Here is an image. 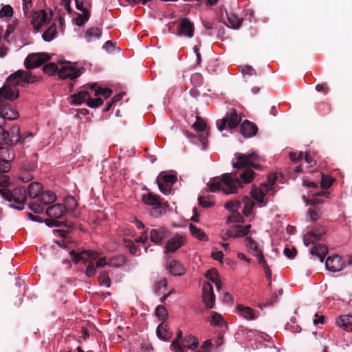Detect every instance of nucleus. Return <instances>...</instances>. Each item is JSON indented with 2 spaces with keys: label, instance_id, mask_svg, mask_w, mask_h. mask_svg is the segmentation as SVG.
<instances>
[{
  "label": "nucleus",
  "instance_id": "obj_20",
  "mask_svg": "<svg viewBox=\"0 0 352 352\" xmlns=\"http://www.w3.org/2000/svg\"><path fill=\"white\" fill-rule=\"evenodd\" d=\"M329 251L328 248L321 243L315 245L310 250V254L314 259H318L322 263Z\"/></svg>",
  "mask_w": 352,
  "mask_h": 352
},
{
  "label": "nucleus",
  "instance_id": "obj_29",
  "mask_svg": "<svg viewBox=\"0 0 352 352\" xmlns=\"http://www.w3.org/2000/svg\"><path fill=\"white\" fill-rule=\"evenodd\" d=\"M238 313L244 318L247 320L255 319V311L253 309L249 307H245L242 305H237Z\"/></svg>",
  "mask_w": 352,
  "mask_h": 352
},
{
  "label": "nucleus",
  "instance_id": "obj_34",
  "mask_svg": "<svg viewBox=\"0 0 352 352\" xmlns=\"http://www.w3.org/2000/svg\"><path fill=\"white\" fill-rule=\"evenodd\" d=\"M156 181H161L162 183L172 186L176 183L177 177L175 175L167 174L164 172H162L157 177Z\"/></svg>",
  "mask_w": 352,
  "mask_h": 352
},
{
  "label": "nucleus",
  "instance_id": "obj_10",
  "mask_svg": "<svg viewBox=\"0 0 352 352\" xmlns=\"http://www.w3.org/2000/svg\"><path fill=\"white\" fill-rule=\"evenodd\" d=\"M202 301L207 309H211L214 307L215 302V295L213 291V287L210 283H204L202 286Z\"/></svg>",
  "mask_w": 352,
  "mask_h": 352
},
{
  "label": "nucleus",
  "instance_id": "obj_8",
  "mask_svg": "<svg viewBox=\"0 0 352 352\" xmlns=\"http://www.w3.org/2000/svg\"><path fill=\"white\" fill-rule=\"evenodd\" d=\"M14 157L12 148L0 146V173H7L10 170V162Z\"/></svg>",
  "mask_w": 352,
  "mask_h": 352
},
{
  "label": "nucleus",
  "instance_id": "obj_61",
  "mask_svg": "<svg viewBox=\"0 0 352 352\" xmlns=\"http://www.w3.org/2000/svg\"><path fill=\"white\" fill-rule=\"evenodd\" d=\"M240 207L239 201H230L225 204L226 209L230 210L232 212L236 210Z\"/></svg>",
  "mask_w": 352,
  "mask_h": 352
},
{
  "label": "nucleus",
  "instance_id": "obj_46",
  "mask_svg": "<svg viewBox=\"0 0 352 352\" xmlns=\"http://www.w3.org/2000/svg\"><path fill=\"white\" fill-rule=\"evenodd\" d=\"M166 210L162 205L160 204L158 205H155L153 208L151 210V214L153 217L158 218L162 216L163 214H165Z\"/></svg>",
  "mask_w": 352,
  "mask_h": 352
},
{
  "label": "nucleus",
  "instance_id": "obj_39",
  "mask_svg": "<svg viewBox=\"0 0 352 352\" xmlns=\"http://www.w3.org/2000/svg\"><path fill=\"white\" fill-rule=\"evenodd\" d=\"M82 14H78L77 17L74 19L76 24L78 26H82L85 22H87L90 17V12L88 10H84L81 11Z\"/></svg>",
  "mask_w": 352,
  "mask_h": 352
},
{
  "label": "nucleus",
  "instance_id": "obj_18",
  "mask_svg": "<svg viewBox=\"0 0 352 352\" xmlns=\"http://www.w3.org/2000/svg\"><path fill=\"white\" fill-rule=\"evenodd\" d=\"M60 78L74 80L80 75L79 70L72 65L63 66L58 72Z\"/></svg>",
  "mask_w": 352,
  "mask_h": 352
},
{
  "label": "nucleus",
  "instance_id": "obj_6",
  "mask_svg": "<svg viewBox=\"0 0 352 352\" xmlns=\"http://www.w3.org/2000/svg\"><path fill=\"white\" fill-rule=\"evenodd\" d=\"M90 85H87L82 87V89L76 94L71 96L72 104L78 105L84 102L91 108H96L103 104V100L100 98H91L89 92Z\"/></svg>",
  "mask_w": 352,
  "mask_h": 352
},
{
  "label": "nucleus",
  "instance_id": "obj_35",
  "mask_svg": "<svg viewBox=\"0 0 352 352\" xmlns=\"http://www.w3.org/2000/svg\"><path fill=\"white\" fill-rule=\"evenodd\" d=\"M189 230L190 231L191 234L199 239V241H208V236L205 234V232L200 228H197L192 223L189 225Z\"/></svg>",
  "mask_w": 352,
  "mask_h": 352
},
{
  "label": "nucleus",
  "instance_id": "obj_14",
  "mask_svg": "<svg viewBox=\"0 0 352 352\" xmlns=\"http://www.w3.org/2000/svg\"><path fill=\"white\" fill-rule=\"evenodd\" d=\"M344 262L341 256L338 254H333L327 258L325 266L327 270L336 272L343 269Z\"/></svg>",
  "mask_w": 352,
  "mask_h": 352
},
{
  "label": "nucleus",
  "instance_id": "obj_52",
  "mask_svg": "<svg viewBox=\"0 0 352 352\" xmlns=\"http://www.w3.org/2000/svg\"><path fill=\"white\" fill-rule=\"evenodd\" d=\"M13 15V9L9 5H6L0 10V18L11 17Z\"/></svg>",
  "mask_w": 352,
  "mask_h": 352
},
{
  "label": "nucleus",
  "instance_id": "obj_55",
  "mask_svg": "<svg viewBox=\"0 0 352 352\" xmlns=\"http://www.w3.org/2000/svg\"><path fill=\"white\" fill-rule=\"evenodd\" d=\"M160 190L164 195H168L171 191V186L167 184H164L161 181H156Z\"/></svg>",
  "mask_w": 352,
  "mask_h": 352
},
{
  "label": "nucleus",
  "instance_id": "obj_43",
  "mask_svg": "<svg viewBox=\"0 0 352 352\" xmlns=\"http://www.w3.org/2000/svg\"><path fill=\"white\" fill-rule=\"evenodd\" d=\"M98 281L101 286L104 285L107 287H109L111 286V280L108 272L106 271H102L100 273L98 276Z\"/></svg>",
  "mask_w": 352,
  "mask_h": 352
},
{
  "label": "nucleus",
  "instance_id": "obj_53",
  "mask_svg": "<svg viewBox=\"0 0 352 352\" xmlns=\"http://www.w3.org/2000/svg\"><path fill=\"white\" fill-rule=\"evenodd\" d=\"M233 238L242 237L245 236V233L243 231L242 226L234 225L231 227Z\"/></svg>",
  "mask_w": 352,
  "mask_h": 352
},
{
  "label": "nucleus",
  "instance_id": "obj_31",
  "mask_svg": "<svg viewBox=\"0 0 352 352\" xmlns=\"http://www.w3.org/2000/svg\"><path fill=\"white\" fill-rule=\"evenodd\" d=\"M89 89L94 91L96 96H102L105 99L109 98L112 94L111 89L98 87L96 83L91 85Z\"/></svg>",
  "mask_w": 352,
  "mask_h": 352
},
{
  "label": "nucleus",
  "instance_id": "obj_26",
  "mask_svg": "<svg viewBox=\"0 0 352 352\" xmlns=\"http://www.w3.org/2000/svg\"><path fill=\"white\" fill-rule=\"evenodd\" d=\"M228 23L225 24L228 27L233 29H239L243 22V19L239 18L235 14L226 12Z\"/></svg>",
  "mask_w": 352,
  "mask_h": 352
},
{
  "label": "nucleus",
  "instance_id": "obj_12",
  "mask_svg": "<svg viewBox=\"0 0 352 352\" xmlns=\"http://www.w3.org/2000/svg\"><path fill=\"white\" fill-rule=\"evenodd\" d=\"M52 16V12H50V16H47V12L43 10H38L34 12L32 14V18L31 19V24L33 25L34 29L38 30L43 25L48 23L51 20Z\"/></svg>",
  "mask_w": 352,
  "mask_h": 352
},
{
  "label": "nucleus",
  "instance_id": "obj_22",
  "mask_svg": "<svg viewBox=\"0 0 352 352\" xmlns=\"http://www.w3.org/2000/svg\"><path fill=\"white\" fill-rule=\"evenodd\" d=\"M264 188H267V186L265 184H261L258 189H257L255 187H253L250 192L252 198L254 199L261 206L265 205L264 197L265 195V193L267 192L265 191Z\"/></svg>",
  "mask_w": 352,
  "mask_h": 352
},
{
  "label": "nucleus",
  "instance_id": "obj_16",
  "mask_svg": "<svg viewBox=\"0 0 352 352\" xmlns=\"http://www.w3.org/2000/svg\"><path fill=\"white\" fill-rule=\"evenodd\" d=\"M186 243V237L177 234L169 239L166 244V250L168 252H175Z\"/></svg>",
  "mask_w": 352,
  "mask_h": 352
},
{
  "label": "nucleus",
  "instance_id": "obj_41",
  "mask_svg": "<svg viewBox=\"0 0 352 352\" xmlns=\"http://www.w3.org/2000/svg\"><path fill=\"white\" fill-rule=\"evenodd\" d=\"M126 262V257L124 255H117L111 258L109 261V266L119 267Z\"/></svg>",
  "mask_w": 352,
  "mask_h": 352
},
{
  "label": "nucleus",
  "instance_id": "obj_28",
  "mask_svg": "<svg viewBox=\"0 0 352 352\" xmlns=\"http://www.w3.org/2000/svg\"><path fill=\"white\" fill-rule=\"evenodd\" d=\"M207 320L210 323L211 325L215 327H223L226 326V323L222 316L216 311H212L210 316L208 317Z\"/></svg>",
  "mask_w": 352,
  "mask_h": 352
},
{
  "label": "nucleus",
  "instance_id": "obj_17",
  "mask_svg": "<svg viewBox=\"0 0 352 352\" xmlns=\"http://www.w3.org/2000/svg\"><path fill=\"white\" fill-rule=\"evenodd\" d=\"M67 209L65 205L61 204H56L53 206H49L45 211L46 214L50 217L56 219H60L66 214Z\"/></svg>",
  "mask_w": 352,
  "mask_h": 352
},
{
  "label": "nucleus",
  "instance_id": "obj_49",
  "mask_svg": "<svg viewBox=\"0 0 352 352\" xmlns=\"http://www.w3.org/2000/svg\"><path fill=\"white\" fill-rule=\"evenodd\" d=\"M246 241V246L250 250H253L254 252L256 253L259 252L261 250L258 248V243L254 241L252 237L247 236L245 238Z\"/></svg>",
  "mask_w": 352,
  "mask_h": 352
},
{
  "label": "nucleus",
  "instance_id": "obj_56",
  "mask_svg": "<svg viewBox=\"0 0 352 352\" xmlns=\"http://www.w3.org/2000/svg\"><path fill=\"white\" fill-rule=\"evenodd\" d=\"M91 260L89 261L88 266L85 271V274L88 277H91V276H94L96 273V267H95L94 262H93L94 260L92 258H91Z\"/></svg>",
  "mask_w": 352,
  "mask_h": 352
},
{
  "label": "nucleus",
  "instance_id": "obj_27",
  "mask_svg": "<svg viewBox=\"0 0 352 352\" xmlns=\"http://www.w3.org/2000/svg\"><path fill=\"white\" fill-rule=\"evenodd\" d=\"M142 199L145 204L153 206L162 204V201L159 195H154L152 192L142 195Z\"/></svg>",
  "mask_w": 352,
  "mask_h": 352
},
{
  "label": "nucleus",
  "instance_id": "obj_36",
  "mask_svg": "<svg viewBox=\"0 0 352 352\" xmlns=\"http://www.w3.org/2000/svg\"><path fill=\"white\" fill-rule=\"evenodd\" d=\"M182 337V331L178 329L177 331L176 338L173 341L170 345V349L174 352H186V351L182 347L179 341Z\"/></svg>",
  "mask_w": 352,
  "mask_h": 352
},
{
  "label": "nucleus",
  "instance_id": "obj_60",
  "mask_svg": "<svg viewBox=\"0 0 352 352\" xmlns=\"http://www.w3.org/2000/svg\"><path fill=\"white\" fill-rule=\"evenodd\" d=\"M167 286V280L166 278H162L159 281H157L154 285V291L157 293L161 288L166 287Z\"/></svg>",
  "mask_w": 352,
  "mask_h": 352
},
{
  "label": "nucleus",
  "instance_id": "obj_37",
  "mask_svg": "<svg viewBox=\"0 0 352 352\" xmlns=\"http://www.w3.org/2000/svg\"><path fill=\"white\" fill-rule=\"evenodd\" d=\"M56 26L53 23L43 32L42 37L44 41L50 42L56 37Z\"/></svg>",
  "mask_w": 352,
  "mask_h": 352
},
{
  "label": "nucleus",
  "instance_id": "obj_24",
  "mask_svg": "<svg viewBox=\"0 0 352 352\" xmlns=\"http://www.w3.org/2000/svg\"><path fill=\"white\" fill-rule=\"evenodd\" d=\"M336 324L346 331L352 330V315H344L336 319Z\"/></svg>",
  "mask_w": 352,
  "mask_h": 352
},
{
  "label": "nucleus",
  "instance_id": "obj_38",
  "mask_svg": "<svg viewBox=\"0 0 352 352\" xmlns=\"http://www.w3.org/2000/svg\"><path fill=\"white\" fill-rule=\"evenodd\" d=\"M205 276L212 283H214L218 289H220L221 281L219 279L218 272L215 269L212 268L208 270L205 274Z\"/></svg>",
  "mask_w": 352,
  "mask_h": 352
},
{
  "label": "nucleus",
  "instance_id": "obj_2",
  "mask_svg": "<svg viewBox=\"0 0 352 352\" xmlns=\"http://www.w3.org/2000/svg\"><path fill=\"white\" fill-rule=\"evenodd\" d=\"M19 94L15 93L9 87L3 86L0 89V117L4 120H12L19 116V112L12 107L8 100L12 101L18 98Z\"/></svg>",
  "mask_w": 352,
  "mask_h": 352
},
{
  "label": "nucleus",
  "instance_id": "obj_21",
  "mask_svg": "<svg viewBox=\"0 0 352 352\" xmlns=\"http://www.w3.org/2000/svg\"><path fill=\"white\" fill-rule=\"evenodd\" d=\"M19 142L23 144L25 142V138H23L21 139L19 127L14 126L11 129L10 133H9V136H7V138L4 140V143L6 144L14 145Z\"/></svg>",
  "mask_w": 352,
  "mask_h": 352
},
{
  "label": "nucleus",
  "instance_id": "obj_15",
  "mask_svg": "<svg viewBox=\"0 0 352 352\" xmlns=\"http://www.w3.org/2000/svg\"><path fill=\"white\" fill-rule=\"evenodd\" d=\"M71 258L75 263H78L80 261L87 262L89 258L96 260L98 257V254L96 252L91 250H84L79 254H77L74 250H72L69 252Z\"/></svg>",
  "mask_w": 352,
  "mask_h": 352
},
{
  "label": "nucleus",
  "instance_id": "obj_11",
  "mask_svg": "<svg viewBox=\"0 0 352 352\" xmlns=\"http://www.w3.org/2000/svg\"><path fill=\"white\" fill-rule=\"evenodd\" d=\"M168 235L169 232L165 227H158L148 231L151 241L157 245H161Z\"/></svg>",
  "mask_w": 352,
  "mask_h": 352
},
{
  "label": "nucleus",
  "instance_id": "obj_47",
  "mask_svg": "<svg viewBox=\"0 0 352 352\" xmlns=\"http://www.w3.org/2000/svg\"><path fill=\"white\" fill-rule=\"evenodd\" d=\"M76 9L82 11L88 10L87 8H91L92 6L91 0H75Z\"/></svg>",
  "mask_w": 352,
  "mask_h": 352
},
{
  "label": "nucleus",
  "instance_id": "obj_54",
  "mask_svg": "<svg viewBox=\"0 0 352 352\" xmlns=\"http://www.w3.org/2000/svg\"><path fill=\"white\" fill-rule=\"evenodd\" d=\"M192 127L197 131L203 132L206 130V124L204 120L197 118V120L192 124Z\"/></svg>",
  "mask_w": 352,
  "mask_h": 352
},
{
  "label": "nucleus",
  "instance_id": "obj_57",
  "mask_svg": "<svg viewBox=\"0 0 352 352\" xmlns=\"http://www.w3.org/2000/svg\"><path fill=\"white\" fill-rule=\"evenodd\" d=\"M199 204L203 208H210L214 206V203L204 197H199L198 199Z\"/></svg>",
  "mask_w": 352,
  "mask_h": 352
},
{
  "label": "nucleus",
  "instance_id": "obj_50",
  "mask_svg": "<svg viewBox=\"0 0 352 352\" xmlns=\"http://www.w3.org/2000/svg\"><path fill=\"white\" fill-rule=\"evenodd\" d=\"M45 224L49 227H62V226H67L65 223L63 221H59L56 219L50 218L47 219L45 220Z\"/></svg>",
  "mask_w": 352,
  "mask_h": 352
},
{
  "label": "nucleus",
  "instance_id": "obj_4",
  "mask_svg": "<svg viewBox=\"0 0 352 352\" xmlns=\"http://www.w3.org/2000/svg\"><path fill=\"white\" fill-rule=\"evenodd\" d=\"M37 81V77L33 76L32 72L24 71L22 69H19L14 73L10 74L7 80L6 83L3 86L9 87L11 88L15 93L19 94V91L15 90L12 88V87L16 86H21L23 87L25 85L28 83H32Z\"/></svg>",
  "mask_w": 352,
  "mask_h": 352
},
{
  "label": "nucleus",
  "instance_id": "obj_1",
  "mask_svg": "<svg viewBox=\"0 0 352 352\" xmlns=\"http://www.w3.org/2000/svg\"><path fill=\"white\" fill-rule=\"evenodd\" d=\"M10 184V183L9 182L8 186H1L2 188H0V195L5 200L13 202L10 206L19 210H22L24 208L27 191L28 196L32 199H34L40 197L43 190V185L36 182L30 184L28 190L24 187H17L11 190L8 188Z\"/></svg>",
  "mask_w": 352,
  "mask_h": 352
},
{
  "label": "nucleus",
  "instance_id": "obj_59",
  "mask_svg": "<svg viewBox=\"0 0 352 352\" xmlns=\"http://www.w3.org/2000/svg\"><path fill=\"white\" fill-rule=\"evenodd\" d=\"M327 230L325 226H320L319 227L314 228L311 232H314L315 234H316L317 236L322 239V236L325 234V233L327 232Z\"/></svg>",
  "mask_w": 352,
  "mask_h": 352
},
{
  "label": "nucleus",
  "instance_id": "obj_13",
  "mask_svg": "<svg viewBox=\"0 0 352 352\" xmlns=\"http://www.w3.org/2000/svg\"><path fill=\"white\" fill-rule=\"evenodd\" d=\"M194 24L188 18H183L180 20L177 34L180 36L192 38L194 35Z\"/></svg>",
  "mask_w": 352,
  "mask_h": 352
},
{
  "label": "nucleus",
  "instance_id": "obj_23",
  "mask_svg": "<svg viewBox=\"0 0 352 352\" xmlns=\"http://www.w3.org/2000/svg\"><path fill=\"white\" fill-rule=\"evenodd\" d=\"M170 273L173 276H182L185 274V268L183 265L177 260H172L168 265Z\"/></svg>",
  "mask_w": 352,
  "mask_h": 352
},
{
  "label": "nucleus",
  "instance_id": "obj_25",
  "mask_svg": "<svg viewBox=\"0 0 352 352\" xmlns=\"http://www.w3.org/2000/svg\"><path fill=\"white\" fill-rule=\"evenodd\" d=\"M156 333L159 338L164 340H168L172 336V333L170 331L168 324L164 322L158 325Z\"/></svg>",
  "mask_w": 352,
  "mask_h": 352
},
{
  "label": "nucleus",
  "instance_id": "obj_44",
  "mask_svg": "<svg viewBox=\"0 0 352 352\" xmlns=\"http://www.w3.org/2000/svg\"><path fill=\"white\" fill-rule=\"evenodd\" d=\"M283 177L282 173H276L275 175H270L267 177V184H265L267 188H264L265 191L272 190V186L274 185L276 181L278 179V177Z\"/></svg>",
  "mask_w": 352,
  "mask_h": 352
},
{
  "label": "nucleus",
  "instance_id": "obj_33",
  "mask_svg": "<svg viewBox=\"0 0 352 352\" xmlns=\"http://www.w3.org/2000/svg\"><path fill=\"white\" fill-rule=\"evenodd\" d=\"M199 345V341L197 338L193 336L189 335L185 337L182 340V347L184 348H190L192 350L195 349Z\"/></svg>",
  "mask_w": 352,
  "mask_h": 352
},
{
  "label": "nucleus",
  "instance_id": "obj_19",
  "mask_svg": "<svg viewBox=\"0 0 352 352\" xmlns=\"http://www.w3.org/2000/svg\"><path fill=\"white\" fill-rule=\"evenodd\" d=\"M240 132L244 138H251L257 133L258 127L254 122L245 120L240 126Z\"/></svg>",
  "mask_w": 352,
  "mask_h": 352
},
{
  "label": "nucleus",
  "instance_id": "obj_48",
  "mask_svg": "<svg viewBox=\"0 0 352 352\" xmlns=\"http://www.w3.org/2000/svg\"><path fill=\"white\" fill-rule=\"evenodd\" d=\"M155 315L160 320H164L168 316L166 307L163 305H158L155 309Z\"/></svg>",
  "mask_w": 352,
  "mask_h": 352
},
{
  "label": "nucleus",
  "instance_id": "obj_51",
  "mask_svg": "<svg viewBox=\"0 0 352 352\" xmlns=\"http://www.w3.org/2000/svg\"><path fill=\"white\" fill-rule=\"evenodd\" d=\"M333 182V179L327 175H322L321 180V188L324 190H327L331 187Z\"/></svg>",
  "mask_w": 352,
  "mask_h": 352
},
{
  "label": "nucleus",
  "instance_id": "obj_3",
  "mask_svg": "<svg viewBox=\"0 0 352 352\" xmlns=\"http://www.w3.org/2000/svg\"><path fill=\"white\" fill-rule=\"evenodd\" d=\"M221 182L216 181L214 179L208 183V187L210 191L216 192L222 190L226 194H232L236 192L239 188H241V181L236 177V174L225 173L222 175Z\"/></svg>",
  "mask_w": 352,
  "mask_h": 352
},
{
  "label": "nucleus",
  "instance_id": "obj_7",
  "mask_svg": "<svg viewBox=\"0 0 352 352\" xmlns=\"http://www.w3.org/2000/svg\"><path fill=\"white\" fill-rule=\"evenodd\" d=\"M241 121V116L238 115L235 109L232 108L222 119L218 120L216 124L218 130L222 131L226 127L230 129L236 128Z\"/></svg>",
  "mask_w": 352,
  "mask_h": 352
},
{
  "label": "nucleus",
  "instance_id": "obj_58",
  "mask_svg": "<svg viewBox=\"0 0 352 352\" xmlns=\"http://www.w3.org/2000/svg\"><path fill=\"white\" fill-rule=\"evenodd\" d=\"M191 82L195 86H199L203 83V78L200 74H195L190 78Z\"/></svg>",
  "mask_w": 352,
  "mask_h": 352
},
{
  "label": "nucleus",
  "instance_id": "obj_64",
  "mask_svg": "<svg viewBox=\"0 0 352 352\" xmlns=\"http://www.w3.org/2000/svg\"><path fill=\"white\" fill-rule=\"evenodd\" d=\"M308 212L312 221H316L320 218L319 211L316 209L309 208Z\"/></svg>",
  "mask_w": 352,
  "mask_h": 352
},
{
  "label": "nucleus",
  "instance_id": "obj_45",
  "mask_svg": "<svg viewBox=\"0 0 352 352\" xmlns=\"http://www.w3.org/2000/svg\"><path fill=\"white\" fill-rule=\"evenodd\" d=\"M58 66L56 63H47L43 66V72L52 76L56 74L58 72Z\"/></svg>",
  "mask_w": 352,
  "mask_h": 352
},
{
  "label": "nucleus",
  "instance_id": "obj_63",
  "mask_svg": "<svg viewBox=\"0 0 352 352\" xmlns=\"http://www.w3.org/2000/svg\"><path fill=\"white\" fill-rule=\"evenodd\" d=\"M229 221L232 223H243L244 218L239 213L234 214L228 218Z\"/></svg>",
  "mask_w": 352,
  "mask_h": 352
},
{
  "label": "nucleus",
  "instance_id": "obj_30",
  "mask_svg": "<svg viewBox=\"0 0 352 352\" xmlns=\"http://www.w3.org/2000/svg\"><path fill=\"white\" fill-rule=\"evenodd\" d=\"M102 35V30L99 28H90L87 30L84 37L87 42H91L94 39L100 38Z\"/></svg>",
  "mask_w": 352,
  "mask_h": 352
},
{
  "label": "nucleus",
  "instance_id": "obj_40",
  "mask_svg": "<svg viewBox=\"0 0 352 352\" xmlns=\"http://www.w3.org/2000/svg\"><path fill=\"white\" fill-rule=\"evenodd\" d=\"M321 239L320 237L315 234L314 232H308L303 236V242L306 246L310 244H314Z\"/></svg>",
  "mask_w": 352,
  "mask_h": 352
},
{
  "label": "nucleus",
  "instance_id": "obj_9",
  "mask_svg": "<svg viewBox=\"0 0 352 352\" xmlns=\"http://www.w3.org/2000/svg\"><path fill=\"white\" fill-rule=\"evenodd\" d=\"M50 59V56L45 52L32 53L28 55L24 61V65L28 69L40 67L45 62Z\"/></svg>",
  "mask_w": 352,
  "mask_h": 352
},
{
  "label": "nucleus",
  "instance_id": "obj_32",
  "mask_svg": "<svg viewBox=\"0 0 352 352\" xmlns=\"http://www.w3.org/2000/svg\"><path fill=\"white\" fill-rule=\"evenodd\" d=\"M39 200L43 204L48 205L56 201V195L51 190L42 191Z\"/></svg>",
  "mask_w": 352,
  "mask_h": 352
},
{
  "label": "nucleus",
  "instance_id": "obj_62",
  "mask_svg": "<svg viewBox=\"0 0 352 352\" xmlns=\"http://www.w3.org/2000/svg\"><path fill=\"white\" fill-rule=\"evenodd\" d=\"M289 155L292 162H298V161H300L302 159L303 153L300 152L298 153H295V152H290Z\"/></svg>",
  "mask_w": 352,
  "mask_h": 352
},
{
  "label": "nucleus",
  "instance_id": "obj_5",
  "mask_svg": "<svg viewBox=\"0 0 352 352\" xmlns=\"http://www.w3.org/2000/svg\"><path fill=\"white\" fill-rule=\"evenodd\" d=\"M235 157L236 162L232 163V166L234 168L252 167L259 170L261 168V165L256 162L261 161L262 157L256 152L254 151L248 154L236 153Z\"/></svg>",
  "mask_w": 352,
  "mask_h": 352
},
{
  "label": "nucleus",
  "instance_id": "obj_42",
  "mask_svg": "<svg viewBox=\"0 0 352 352\" xmlns=\"http://www.w3.org/2000/svg\"><path fill=\"white\" fill-rule=\"evenodd\" d=\"M255 173L251 169L245 170L241 175L240 178L245 184L250 183L254 178Z\"/></svg>",
  "mask_w": 352,
  "mask_h": 352
}]
</instances>
